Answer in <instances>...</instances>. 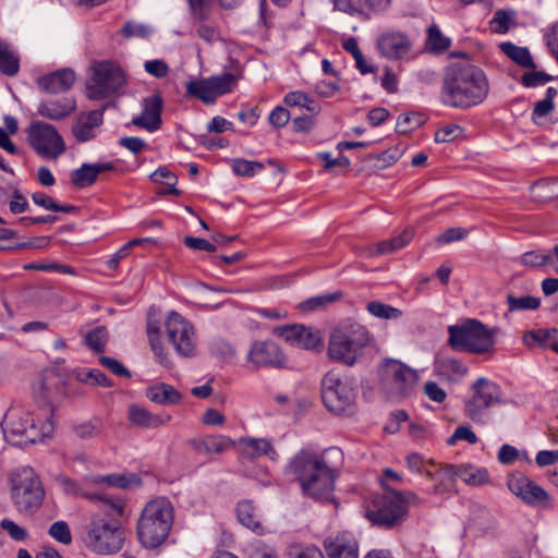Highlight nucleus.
Masks as SVG:
<instances>
[{"label":"nucleus","mask_w":558,"mask_h":558,"mask_svg":"<svg viewBox=\"0 0 558 558\" xmlns=\"http://www.w3.org/2000/svg\"><path fill=\"white\" fill-rule=\"evenodd\" d=\"M342 452L329 448L322 452L304 449L288 463L287 471L299 483L304 497L332 502Z\"/></svg>","instance_id":"f257e3e1"},{"label":"nucleus","mask_w":558,"mask_h":558,"mask_svg":"<svg viewBox=\"0 0 558 558\" xmlns=\"http://www.w3.org/2000/svg\"><path fill=\"white\" fill-rule=\"evenodd\" d=\"M489 93V83L484 71L468 62L450 63L445 71L442 102L452 108L469 109L482 104Z\"/></svg>","instance_id":"f03ea898"},{"label":"nucleus","mask_w":558,"mask_h":558,"mask_svg":"<svg viewBox=\"0 0 558 558\" xmlns=\"http://www.w3.org/2000/svg\"><path fill=\"white\" fill-rule=\"evenodd\" d=\"M174 519V510L166 498L148 501L137 521L136 534L140 543L148 549L161 546L168 538Z\"/></svg>","instance_id":"7ed1b4c3"},{"label":"nucleus","mask_w":558,"mask_h":558,"mask_svg":"<svg viewBox=\"0 0 558 558\" xmlns=\"http://www.w3.org/2000/svg\"><path fill=\"white\" fill-rule=\"evenodd\" d=\"M2 429L9 444L25 446L51 438L54 428L50 417L39 422L33 412L12 408L4 416Z\"/></svg>","instance_id":"20e7f679"},{"label":"nucleus","mask_w":558,"mask_h":558,"mask_svg":"<svg viewBox=\"0 0 558 558\" xmlns=\"http://www.w3.org/2000/svg\"><path fill=\"white\" fill-rule=\"evenodd\" d=\"M369 332L359 323L337 326L329 338L327 355L331 361L353 366L369 342Z\"/></svg>","instance_id":"39448f33"},{"label":"nucleus","mask_w":558,"mask_h":558,"mask_svg":"<svg viewBox=\"0 0 558 558\" xmlns=\"http://www.w3.org/2000/svg\"><path fill=\"white\" fill-rule=\"evenodd\" d=\"M11 500L20 513L34 514L45 499V488L34 469L23 466L10 476Z\"/></svg>","instance_id":"423d86ee"},{"label":"nucleus","mask_w":558,"mask_h":558,"mask_svg":"<svg viewBox=\"0 0 558 558\" xmlns=\"http://www.w3.org/2000/svg\"><path fill=\"white\" fill-rule=\"evenodd\" d=\"M448 344L457 351L474 354H490L495 347L494 329L476 319H466L460 325L448 327Z\"/></svg>","instance_id":"0eeeda50"},{"label":"nucleus","mask_w":558,"mask_h":558,"mask_svg":"<svg viewBox=\"0 0 558 558\" xmlns=\"http://www.w3.org/2000/svg\"><path fill=\"white\" fill-rule=\"evenodd\" d=\"M415 495L409 493L405 497L397 490H387L376 495L366 511L367 519L375 525L386 529L399 525L405 518L410 499Z\"/></svg>","instance_id":"6e6552de"},{"label":"nucleus","mask_w":558,"mask_h":558,"mask_svg":"<svg viewBox=\"0 0 558 558\" xmlns=\"http://www.w3.org/2000/svg\"><path fill=\"white\" fill-rule=\"evenodd\" d=\"M85 545L100 555H111L122 548L124 531L119 520L95 517L85 529Z\"/></svg>","instance_id":"1a4fd4ad"},{"label":"nucleus","mask_w":558,"mask_h":558,"mask_svg":"<svg viewBox=\"0 0 558 558\" xmlns=\"http://www.w3.org/2000/svg\"><path fill=\"white\" fill-rule=\"evenodd\" d=\"M126 83L120 66L111 61H95L90 66V77L86 83L85 94L93 100L105 99Z\"/></svg>","instance_id":"9d476101"},{"label":"nucleus","mask_w":558,"mask_h":558,"mask_svg":"<svg viewBox=\"0 0 558 558\" xmlns=\"http://www.w3.org/2000/svg\"><path fill=\"white\" fill-rule=\"evenodd\" d=\"M380 387L388 398L408 397L414 389L417 372L397 360H386L379 366Z\"/></svg>","instance_id":"9b49d317"},{"label":"nucleus","mask_w":558,"mask_h":558,"mask_svg":"<svg viewBox=\"0 0 558 558\" xmlns=\"http://www.w3.org/2000/svg\"><path fill=\"white\" fill-rule=\"evenodd\" d=\"M355 390L343 380L338 371L331 369L322 380V400L328 411L335 414H350L355 402Z\"/></svg>","instance_id":"f8f14e48"},{"label":"nucleus","mask_w":558,"mask_h":558,"mask_svg":"<svg viewBox=\"0 0 558 558\" xmlns=\"http://www.w3.org/2000/svg\"><path fill=\"white\" fill-rule=\"evenodd\" d=\"M28 142L34 150L46 158L56 159L65 151L62 136L46 122H33L27 129Z\"/></svg>","instance_id":"ddd939ff"},{"label":"nucleus","mask_w":558,"mask_h":558,"mask_svg":"<svg viewBox=\"0 0 558 558\" xmlns=\"http://www.w3.org/2000/svg\"><path fill=\"white\" fill-rule=\"evenodd\" d=\"M165 328L169 342L177 353L184 357L195 355V331L192 324L175 311H171L166 320Z\"/></svg>","instance_id":"4468645a"},{"label":"nucleus","mask_w":558,"mask_h":558,"mask_svg":"<svg viewBox=\"0 0 558 558\" xmlns=\"http://www.w3.org/2000/svg\"><path fill=\"white\" fill-rule=\"evenodd\" d=\"M246 361L252 369H279L286 367L287 356L276 342L271 340H258L251 344Z\"/></svg>","instance_id":"2eb2a0df"},{"label":"nucleus","mask_w":558,"mask_h":558,"mask_svg":"<svg viewBox=\"0 0 558 558\" xmlns=\"http://www.w3.org/2000/svg\"><path fill=\"white\" fill-rule=\"evenodd\" d=\"M472 389L474 395L465 404V413L473 421H482L484 411L500 401L499 389L486 378H478Z\"/></svg>","instance_id":"dca6fc26"},{"label":"nucleus","mask_w":558,"mask_h":558,"mask_svg":"<svg viewBox=\"0 0 558 558\" xmlns=\"http://www.w3.org/2000/svg\"><path fill=\"white\" fill-rule=\"evenodd\" d=\"M274 333L293 347L314 350L322 347V338L304 325H286L276 327Z\"/></svg>","instance_id":"f3484780"},{"label":"nucleus","mask_w":558,"mask_h":558,"mask_svg":"<svg viewBox=\"0 0 558 558\" xmlns=\"http://www.w3.org/2000/svg\"><path fill=\"white\" fill-rule=\"evenodd\" d=\"M327 558H359V544L349 532L327 536L323 542Z\"/></svg>","instance_id":"a211bd4d"},{"label":"nucleus","mask_w":558,"mask_h":558,"mask_svg":"<svg viewBox=\"0 0 558 558\" xmlns=\"http://www.w3.org/2000/svg\"><path fill=\"white\" fill-rule=\"evenodd\" d=\"M162 98L151 95L143 100V111L132 119V124L148 132H155L161 126Z\"/></svg>","instance_id":"6ab92c4d"},{"label":"nucleus","mask_w":558,"mask_h":558,"mask_svg":"<svg viewBox=\"0 0 558 558\" xmlns=\"http://www.w3.org/2000/svg\"><path fill=\"white\" fill-rule=\"evenodd\" d=\"M377 49L389 59H400L411 49L410 39L399 32H388L377 38Z\"/></svg>","instance_id":"aec40b11"},{"label":"nucleus","mask_w":558,"mask_h":558,"mask_svg":"<svg viewBox=\"0 0 558 558\" xmlns=\"http://www.w3.org/2000/svg\"><path fill=\"white\" fill-rule=\"evenodd\" d=\"M75 80V72L64 68L38 77L37 85L45 93L59 94L71 89Z\"/></svg>","instance_id":"412c9836"},{"label":"nucleus","mask_w":558,"mask_h":558,"mask_svg":"<svg viewBox=\"0 0 558 558\" xmlns=\"http://www.w3.org/2000/svg\"><path fill=\"white\" fill-rule=\"evenodd\" d=\"M114 165L110 161L99 163H83L71 172V181L77 189H84L94 184L102 172L112 171Z\"/></svg>","instance_id":"4be33fe9"},{"label":"nucleus","mask_w":558,"mask_h":558,"mask_svg":"<svg viewBox=\"0 0 558 558\" xmlns=\"http://www.w3.org/2000/svg\"><path fill=\"white\" fill-rule=\"evenodd\" d=\"M128 418L131 424L141 428H158L171 420L169 414H155L138 404H131L128 409Z\"/></svg>","instance_id":"5701e85b"},{"label":"nucleus","mask_w":558,"mask_h":558,"mask_svg":"<svg viewBox=\"0 0 558 558\" xmlns=\"http://www.w3.org/2000/svg\"><path fill=\"white\" fill-rule=\"evenodd\" d=\"M191 15L196 25L197 36L207 43H213L220 39V33L216 25L207 23L210 13V2H201V15L196 13L193 5H189Z\"/></svg>","instance_id":"b1692460"},{"label":"nucleus","mask_w":558,"mask_h":558,"mask_svg":"<svg viewBox=\"0 0 558 558\" xmlns=\"http://www.w3.org/2000/svg\"><path fill=\"white\" fill-rule=\"evenodd\" d=\"M442 471L450 478L458 476L466 484L473 486H481L489 482L487 470L472 465L457 466L453 464H446Z\"/></svg>","instance_id":"393cba45"},{"label":"nucleus","mask_w":558,"mask_h":558,"mask_svg":"<svg viewBox=\"0 0 558 558\" xmlns=\"http://www.w3.org/2000/svg\"><path fill=\"white\" fill-rule=\"evenodd\" d=\"M414 233V229L412 227H409L404 229L403 232L396 238L385 240L367 246L364 250V253L366 256L369 257L393 253L408 245L412 241Z\"/></svg>","instance_id":"a878e982"},{"label":"nucleus","mask_w":558,"mask_h":558,"mask_svg":"<svg viewBox=\"0 0 558 558\" xmlns=\"http://www.w3.org/2000/svg\"><path fill=\"white\" fill-rule=\"evenodd\" d=\"M145 396L159 405H175L182 400V395L172 385L157 383L145 390Z\"/></svg>","instance_id":"bb28decb"},{"label":"nucleus","mask_w":558,"mask_h":558,"mask_svg":"<svg viewBox=\"0 0 558 558\" xmlns=\"http://www.w3.org/2000/svg\"><path fill=\"white\" fill-rule=\"evenodd\" d=\"M76 109L74 98L64 97L59 100L44 101L38 107V113L50 120H61L69 117Z\"/></svg>","instance_id":"cd10ccee"},{"label":"nucleus","mask_w":558,"mask_h":558,"mask_svg":"<svg viewBox=\"0 0 558 558\" xmlns=\"http://www.w3.org/2000/svg\"><path fill=\"white\" fill-rule=\"evenodd\" d=\"M239 447L243 456L248 459H255L260 456L276 458V451L266 438L243 437L239 440Z\"/></svg>","instance_id":"c85d7f7f"},{"label":"nucleus","mask_w":558,"mask_h":558,"mask_svg":"<svg viewBox=\"0 0 558 558\" xmlns=\"http://www.w3.org/2000/svg\"><path fill=\"white\" fill-rule=\"evenodd\" d=\"M234 445V441L223 435L209 436L199 439L191 440V446L194 450L204 453H222L223 451L230 449Z\"/></svg>","instance_id":"c756f323"},{"label":"nucleus","mask_w":558,"mask_h":558,"mask_svg":"<svg viewBox=\"0 0 558 558\" xmlns=\"http://www.w3.org/2000/svg\"><path fill=\"white\" fill-rule=\"evenodd\" d=\"M19 70V54L9 43L0 39V72L7 76H14Z\"/></svg>","instance_id":"7c9ffc66"},{"label":"nucleus","mask_w":558,"mask_h":558,"mask_svg":"<svg viewBox=\"0 0 558 558\" xmlns=\"http://www.w3.org/2000/svg\"><path fill=\"white\" fill-rule=\"evenodd\" d=\"M525 504L539 509H549L553 507V499L544 488L525 480Z\"/></svg>","instance_id":"2f4dec72"},{"label":"nucleus","mask_w":558,"mask_h":558,"mask_svg":"<svg viewBox=\"0 0 558 558\" xmlns=\"http://www.w3.org/2000/svg\"><path fill=\"white\" fill-rule=\"evenodd\" d=\"M556 182L557 181L553 178H543L535 181L530 186L531 199L537 204L554 199L556 196H558V193H556L554 190Z\"/></svg>","instance_id":"473e14b6"},{"label":"nucleus","mask_w":558,"mask_h":558,"mask_svg":"<svg viewBox=\"0 0 558 558\" xmlns=\"http://www.w3.org/2000/svg\"><path fill=\"white\" fill-rule=\"evenodd\" d=\"M238 519L245 527L260 534L263 525L252 501L244 500L238 505Z\"/></svg>","instance_id":"72a5a7b5"},{"label":"nucleus","mask_w":558,"mask_h":558,"mask_svg":"<svg viewBox=\"0 0 558 558\" xmlns=\"http://www.w3.org/2000/svg\"><path fill=\"white\" fill-rule=\"evenodd\" d=\"M517 15V12L511 9L497 10L489 22L490 31L496 34H506L510 28L518 25Z\"/></svg>","instance_id":"f704fd0d"},{"label":"nucleus","mask_w":558,"mask_h":558,"mask_svg":"<svg viewBox=\"0 0 558 558\" xmlns=\"http://www.w3.org/2000/svg\"><path fill=\"white\" fill-rule=\"evenodd\" d=\"M61 392L58 383H54L51 378L44 377L40 381L39 389L37 391V398L48 407L46 410V416L51 418L52 408L56 397Z\"/></svg>","instance_id":"c9c22d12"},{"label":"nucleus","mask_w":558,"mask_h":558,"mask_svg":"<svg viewBox=\"0 0 558 558\" xmlns=\"http://www.w3.org/2000/svg\"><path fill=\"white\" fill-rule=\"evenodd\" d=\"M160 329L157 325H154L151 323L147 324V335L149 339V343L151 347V350L158 360V362L163 365L165 367H171L172 363L168 357L167 351L165 349V345L160 339Z\"/></svg>","instance_id":"e433bc0d"},{"label":"nucleus","mask_w":558,"mask_h":558,"mask_svg":"<svg viewBox=\"0 0 558 558\" xmlns=\"http://www.w3.org/2000/svg\"><path fill=\"white\" fill-rule=\"evenodd\" d=\"M535 68L536 65L533 61V57L531 56L527 48H525V69L531 70L525 71V87L542 86L554 80L551 75L544 71H535Z\"/></svg>","instance_id":"4c0bfd02"},{"label":"nucleus","mask_w":558,"mask_h":558,"mask_svg":"<svg viewBox=\"0 0 558 558\" xmlns=\"http://www.w3.org/2000/svg\"><path fill=\"white\" fill-rule=\"evenodd\" d=\"M557 94V89L550 86L546 89L545 98L535 104L531 116V119L535 124L541 125L543 123L541 120L554 110V99Z\"/></svg>","instance_id":"58836bf2"},{"label":"nucleus","mask_w":558,"mask_h":558,"mask_svg":"<svg viewBox=\"0 0 558 558\" xmlns=\"http://www.w3.org/2000/svg\"><path fill=\"white\" fill-rule=\"evenodd\" d=\"M186 92L207 105L214 104L217 98L206 78L189 82L186 84Z\"/></svg>","instance_id":"ea45409f"},{"label":"nucleus","mask_w":558,"mask_h":558,"mask_svg":"<svg viewBox=\"0 0 558 558\" xmlns=\"http://www.w3.org/2000/svg\"><path fill=\"white\" fill-rule=\"evenodd\" d=\"M73 433L81 439H89L100 436L102 432V422L98 417L77 422L72 427Z\"/></svg>","instance_id":"a19ab883"},{"label":"nucleus","mask_w":558,"mask_h":558,"mask_svg":"<svg viewBox=\"0 0 558 558\" xmlns=\"http://www.w3.org/2000/svg\"><path fill=\"white\" fill-rule=\"evenodd\" d=\"M527 337L538 345L551 349L555 352L558 344V328L532 330L525 333V339Z\"/></svg>","instance_id":"79ce46f5"},{"label":"nucleus","mask_w":558,"mask_h":558,"mask_svg":"<svg viewBox=\"0 0 558 558\" xmlns=\"http://www.w3.org/2000/svg\"><path fill=\"white\" fill-rule=\"evenodd\" d=\"M401 157V151L398 147H391L386 149L385 151L378 155H368L366 157L367 161L373 162L374 170H383L395 162H397Z\"/></svg>","instance_id":"37998d69"},{"label":"nucleus","mask_w":558,"mask_h":558,"mask_svg":"<svg viewBox=\"0 0 558 558\" xmlns=\"http://www.w3.org/2000/svg\"><path fill=\"white\" fill-rule=\"evenodd\" d=\"M88 498H98L100 501V508L102 512L108 515V519L119 520L123 515L124 512V502L120 498H109L107 496L92 497Z\"/></svg>","instance_id":"c03bdc74"},{"label":"nucleus","mask_w":558,"mask_h":558,"mask_svg":"<svg viewBox=\"0 0 558 558\" xmlns=\"http://www.w3.org/2000/svg\"><path fill=\"white\" fill-rule=\"evenodd\" d=\"M75 378L83 383L93 386L111 387L112 381L99 369H83L75 374Z\"/></svg>","instance_id":"a18cd8bd"},{"label":"nucleus","mask_w":558,"mask_h":558,"mask_svg":"<svg viewBox=\"0 0 558 558\" xmlns=\"http://www.w3.org/2000/svg\"><path fill=\"white\" fill-rule=\"evenodd\" d=\"M206 80L208 81L216 97L231 92L233 86L236 83L235 75H233L231 73H225L222 75L211 76Z\"/></svg>","instance_id":"49530a36"},{"label":"nucleus","mask_w":558,"mask_h":558,"mask_svg":"<svg viewBox=\"0 0 558 558\" xmlns=\"http://www.w3.org/2000/svg\"><path fill=\"white\" fill-rule=\"evenodd\" d=\"M345 51L350 52L355 60V65L362 74L373 73L374 68L368 65L363 57L362 51L359 48L356 38L350 37L343 43Z\"/></svg>","instance_id":"de8ad7c7"},{"label":"nucleus","mask_w":558,"mask_h":558,"mask_svg":"<svg viewBox=\"0 0 558 558\" xmlns=\"http://www.w3.org/2000/svg\"><path fill=\"white\" fill-rule=\"evenodd\" d=\"M366 310L373 316L383 319H398L402 315V312L399 308L378 301L369 302Z\"/></svg>","instance_id":"09e8293b"},{"label":"nucleus","mask_w":558,"mask_h":558,"mask_svg":"<svg viewBox=\"0 0 558 558\" xmlns=\"http://www.w3.org/2000/svg\"><path fill=\"white\" fill-rule=\"evenodd\" d=\"M87 345L96 353L104 352L108 341V331L106 327L99 326L88 331L85 336Z\"/></svg>","instance_id":"8fccbe9b"},{"label":"nucleus","mask_w":558,"mask_h":558,"mask_svg":"<svg viewBox=\"0 0 558 558\" xmlns=\"http://www.w3.org/2000/svg\"><path fill=\"white\" fill-rule=\"evenodd\" d=\"M342 298V292L337 291L315 298H311L302 303H300L299 307L300 310L304 312L313 311L318 307L326 306L328 304H331L333 302L339 301Z\"/></svg>","instance_id":"3c124183"},{"label":"nucleus","mask_w":558,"mask_h":558,"mask_svg":"<svg viewBox=\"0 0 558 558\" xmlns=\"http://www.w3.org/2000/svg\"><path fill=\"white\" fill-rule=\"evenodd\" d=\"M424 123L423 116L420 113H403L399 116L396 124V131L400 134H408L420 128Z\"/></svg>","instance_id":"603ef678"},{"label":"nucleus","mask_w":558,"mask_h":558,"mask_svg":"<svg viewBox=\"0 0 558 558\" xmlns=\"http://www.w3.org/2000/svg\"><path fill=\"white\" fill-rule=\"evenodd\" d=\"M232 169L239 177H253L256 172H259L264 169V163L259 161L235 158L232 160Z\"/></svg>","instance_id":"864d4df0"},{"label":"nucleus","mask_w":558,"mask_h":558,"mask_svg":"<svg viewBox=\"0 0 558 558\" xmlns=\"http://www.w3.org/2000/svg\"><path fill=\"white\" fill-rule=\"evenodd\" d=\"M427 44L434 51H444L449 47L450 40L436 26H430L428 28Z\"/></svg>","instance_id":"5fc2aeb1"},{"label":"nucleus","mask_w":558,"mask_h":558,"mask_svg":"<svg viewBox=\"0 0 558 558\" xmlns=\"http://www.w3.org/2000/svg\"><path fill=\"white\" fill-rule=\"evenodd\" d=\"M49 535L56 541L69 545L72 542V535L69 525L64 521L54 522L49 529Z\"/></svg>","instance_id":"6e6d98bb"},{"label":"nucleus","mask_w":558,"mask_h":558,"mask_svg":"<svg viewBox=\"0 0 558 558\" xmlns=\"http://www.w3.org/2000/svg\"><path fill=\"white\" fill-rule=\"evenodd\" d=\"M289 558H325L323 551L315 547H303L300 545H292L288 551Z\"/></svg>","instance_id":"4d7b16f0"},{"label":"nucleus","mask_w":558,"mask_h":558,"mask_svg":"<svg viewBox=\"0 0 558 558\" xmlns=\"http://www.w3.org/2000/svg\"><path fill=\"white\" fill-rule=\"evenodd\" d=\"M106 482L111 486L120 487V488H131L137 487L142 484L141 478L132 474L130 476L124 475H111L106 477Z\"/></svg>","instance_id":"13d9d810"},{"label":"nucleus","mask_w":558,"mask_h":558,"mask_svg":"<svg viewBox=\"0 0 558 558\" xmlns=\"http://www.w3.org/2000/svg\"><path fill=\"white\" fill-rule=\"evenodd\" d=\"M99 363L117 376L125 378L131 377V372L124 367L117 359L110 356H100Z\"/></svg>","instance_id":"bf43d9fd"},{"label":"nucleus","mask_w":558,"mask_h":558,"mask_svg":"<svg viewBox=\"0 0 558 558\" xmlns=\"http://www.w3.org/2000/svg\"><path fill=\"white\" fill-rule=\"evenodd\" d=\"M458 440H466L469 444L474 445L477 442L478 439H477V436L475 435V433L470 427L459 426L456 428L454 433L448 439L447 442L449 446H452Z\"/></svg>","instance_id":"052dcab7"},{"label":"nucleus","mask_w":558,"mask_h":558,"mask_svg":"<svg viewBox=\"0 0 558 558\" xmlns=\"http://www.w3.org/2000/svg\"><path fill=\"white\" fill-rule=\"evenodd\" d=\"M73 135L78 142H87L95 136L94 128L80 119L72 128Z\"/></svg>","instance_id":"680f3d73"},{"label":"nucleus","mask_w":558,"mask_h":558,"mask_svg":"<svg viewBox=\"0 0 558 558\" xmlns=\"http://www.w3.org/2000/svg\"><path fill=\"white\" fill-rule=\"evenodd\" d=\"M500 50L518 65L523 66V48L518 47L509 41L499 44Z\"/></svg>","instance_id":"e2e57ef3"},{"label":"nucleus","mask_w":558,"mask_h":558,"mask_svg":"<svg viewBox=\"0 0 558 558\" xmlns=\"http://www.w3.org/2000/svg\"><path fill=\"white\" fill-rule=\"evenodd\" d=\"M290 111L281 106L276 107L269 114V123L274 128H282L284 126L289 120H290Z\"/></svg>","instance_id":"0e129e2a"},{"label":"nucleus","mask_w":558,"mask_h":558,"mask_svg":"<svg viewBox=\"0 0 558 558\" xmlns=\"http://www.w3.org/2000/svg\"><path fill=\"white\" fill-rule=\"evenodd\" d=\"M459 133H461V128L459 125H446L435 133V141L437 143H449L453 141Z\"/></svg>","instance_id":"69168bd1"},{"label":"nucleus","mask_w":558,"mask_h":558,"mask_svg":"<svg viewBox=\"0 0 558 558\" xmlns=\"http://www.w3.org/2000/svg\"><path fill=\"white\" fill-rule=\"evenodd\" d=\"M145 71L158 78L165 77L169 72L168 64L162 60H150L144 64Z\"/></svg>","instance_id":"338daca9"},{"label":"nucleus","mask_w":558,"mask_h":558,"mask_svg":"<svg viewBox=\"0 0 558 558\" xmlns=\"http://www.w3.org/2000/svg\"><path fill=\"white\" fill-rule=\"evenodd\" d=\"M546 46L558 63V22L545 34Z\"/></svg>","instance_id":"774afa93"}]
</instances>
